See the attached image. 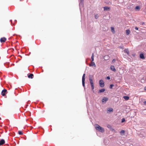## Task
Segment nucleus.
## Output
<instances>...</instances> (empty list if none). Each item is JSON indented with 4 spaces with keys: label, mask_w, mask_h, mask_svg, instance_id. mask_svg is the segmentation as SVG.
I'll return each instance as SVG.
<instances>
[{
    "label": "nucleus",
    "mask_w": 146,
    "mask_h": 146,
    "mask_svg": "<svg viewBox=\"0 0 146 146\" xmlns=\"http://www.w3.org/2000/svg\"><path fill=\"white\" fill-rule=\"evenodd\" d=\"M93 76L92 75H90L89 76V80L90 81V84L92 90L94 92V84L93 82V80L92 78H93Z\"/></svg>",
    "instance_id": "f257e3e1"
},
{
    "label": "nucleus",
    "mask_w": 146,
    "mask_h": 146,
    "mask_svg": "<svg viewBox=\"0 0 146 146\" xmlns=\"http://www.w3.org/2000/svg\"><path fill=\"white\" fill-rule=\"evenodd\" d=\"M93 76L92 75H90L89 76V80L90 81V84L92 90L94 92V84L93 82V80L92 78H93Z\"/></svg>",
    "instance_id": "f03ea898"
},
{
    "label": "nucleus",
    "mask_w": 146,
    "mask_h": 146,
    "mask_svg": "<svg viewBox=\"0 0 146 146\" xmlns=\"http://www.w3.org/2000/svg\"><path fill=\"white\" fill-rule=\"evenodd\" d=\"M95 127L96 130L99 131L102 133L104 132V128L100 127L98 124H96L95 125Z\"/></svg>",
    "instance_id": "7ed1b4c3"
},
{
    "label": "nucleus",
    "mask_w": 146,
    "mask_h": 146,
    "mask_svg": "<svg viewBox=\"0 0 146 146\" xmlns=\"http://www.w3.org/2000/svg\"><path fill=\"white\" fill-rule=\"evenodd\" d=\"M99 84L101 87H103L104 86V82L102 80H101L99 81Z\"/></svg>",
    "instance_id": "20e7f679"
},
{
    "label": "nucleus",
    "mask_w": 146,
    "mask_h": 146,
    "mask_svg": "<svg viewBox=\"0 0 146 146\" xmlns=\"http://www.w3.org/2000/svg\"><path fill=\"white\" fill-rule=\"evenodd\" d=\"M85 74H83L82 77V85L84 87L85 86Z\"/></svg>",
    "instance_id": "39448f33"
},
{
    "label": "nucleus",
    "mask_w": 146,
    "mask_h": 146,
    "mask_svg": "<svg viewBox=\"0 0 146 146\" xmlns=\"http://www.w3.org/2000/svg\"><path fill=\"white\" fill-rule=\"evenodd\" d=\"M7 39L5 37H3L1 38L0 39V42L1 43L4 42Z\"/></svg>",
    "instance_id": "423d86ee"
},
{
    "label": "nucleus",
    "mask_w": 146,
    "mask_h": 146,
    "mask_svg": "<svg viewBox=\"0 0 146 146\" xmlns=\"http://www.w3.org/2000/svg\"><path fill=\"white\" fill-rule=\"evenodd\" d=\"M7 92V90L6 89L3 90L1 92V95L3 96H5Z\"/></svg>",
    "instance_id": "0eeeda50"
},
{
    "label": "nucleus",
    "mask_w": 146,
    "mask_h": 146,
    "mask_svg": "<svg viewBox=\"0 0 146 146\" xmlns=\"http://www.w3.org/2000/svg\"><path fill=\"white\" fill-rule=\"evenodd\" d=\"M104 11H110V8L108 6L105 7H104Z\"/></svg>",
    "instance_id": "6e6552de"
},
{
    "label": "nucleus",
    "mask_w": 146,
    "mask_h": 146,
    "mask_svg": "<svg viewBox=\"0 0 146 146\" xmlns=\"http://www.w3.org/2000/svg\"><path fill=\"white\" fill-rule=\"evenodd\" d=\"M108 98L106 97H104L102 100V102H106L108 100Z\"/></svg>",
    "instance_id": "1a4fd4ad"
},
{
    "label": "nucleus",
    "mask_w": 146,
    "mask_h": 146,
    "mask_svg": "<svg viewBox=\"0 0 146 146\" xmlns=\"http://www.w3.org/2000/svg\"><path fill=\"white\" fill-rule=\"evenodd\" d=\"M110 69L111 70L115 72L116 71L115 69V68L114 66H110Z\"/></svg>",
    "instance_id": "9d476101"
},
{
    "label": "nucleus",
    "mask_w": 146,
    "mask_h": 146,
    "mask_svg": "<svg viewBox=\"0 0 146 146\" xmlns=\"http://www.w3.org/2000/svg\"><path fill=\"white\" fill-rule=\"evenodd\" d=\"M5 143V141L3 139H1L0 141V145H3Z\"/></svg>",
    "instance_id": "9b49d317"
},
{
    "label": "nucleus",
    "mask_w": 146,
    "mask_h": 146,
    "mask_svg": "<svg viewBox=\"0 0 146 146\" xmlns=\"http://www.w3.org/2000/svg\"><path fill=\"white\" fill-rule=\"evenodd\" d=\"M90 66H94L95 67L96 66L95 63L93 62H91V63L89 65Z\"/></svg>",
    "instance_id": "f8f14e48"
},
{
    "label": "nucleus",
    "mask_w": 146,
    "mask_h": 146,
    "mask_svg": "<svg viewBox=\"0 0 146 146\" xmlns=\"http://www.w3.org/2000/svg\"><path fill=\"white\" fill-rule=\"evenodd\" d=\"M34 75L33 74H30L29 75H28V77L29 78H31L33 79V78Z\"/></svg>",
    "instance_id": "ddd939ff"
},
{
    "label": "nucleus",
    "mask_w": 146,
    "mask_h": 146,
    "mask_svg": "<svg viewBox=\"0 0 146 146\" xmlns=\"http://www.w3.org/2000/svg\"><path fill=\"white\" fill-rule=\"evenodd\" d=\"M124 52L125 53H126L127 55L129 54V52L128 49H125L124 50Z\"/></svg>",
    "instance_id": "4468645a"
},
{
    "label": "nucleus",
    "mask_w": 146,
    "mask_h": 146,
    "mask_svg": "<svg viewBox=\"0 0 146 146\" xmlns=\"http://www.w3.org/2000/svg\"><path fill=\"white\" fill-rule=\"evenodd\" d=\"M113 111V108H108L107 110V111H108L110 112H112V111Z\"/></svg>",
    "instance_id": "2eb2a0df"
},
{
    "label": "nucleus",
    "mask_w": 146,
    "mask_h": 146,
    "mask_svg": "<svg viewBox=\"0 0 146 146\" xmlns=\"http://www.w3.org/2000/svg\"><path fill=\"white\" fill-rule=\"evenodd\" d=\"M109 58L110 57L108 55L105 56L104 57V58L105 60H108L109 59Z\"/></svg>",
    "instance_id": "dca6fc26"
},
{
    "label": "nucleus",
    "mask_w": 146,
    "mask_h": 146,
    "mask_svg": "<svg viewBox=\"0 0 146 146\" xmlns=\"http://www.w3.org/2000/svg\"><path fill=\"white\" fill-rule=\"evenodd\" d=\"M140 58L142 59H144L145 58V57L143 54H140Z\"/></svg>",
    "instance_id": "f3484780"
},
{
    "label": "nucleus",
    "mask_w": 146,
    "mask_h": 146,
    "mask_svg": "<svg viewBox=\"0 0 146 146\" xmlns=\"http://www.w3.org/2000/svg\"><path fill=\"white\" fill-rule=\"evenodd\" d=\"M94 53H92V56L91 57V62H93L94 60Z\"/></svg>",
    "instance_id": "a211bd4d"
},
{
    "label": "nucleus",
    "mask_w": 146,
    "mask_h": 146,
    "mask_svg": "<svg viewBox=\"0 0 146 146\" xmlns=\"http://www.w3.org/2000/svg\"><path fill=\"white\" fill-rule=\"evenodd\" d=\"M123 98L126 100H128L129 99V97L128 96H124Z\"/></svg>",
    "instance_id": "6ab92c4d"
},
{
    "label": "nucleus",
    "mask_w": 146,
    "mask_h": 146,
    "mask_svg": "<svg viewBox=\"0 0 146 146\" xmlns=\"http://www.w3.org/2000/svg\"><path fill=\"white\" fill-rule=\"evenodd\" d=\"M105 91V89H102L100 90L99 93H101L104 92Z\"/></svg>",
    "instance_id": "aec40b11"
},
{
    "label": "nucleus",
    "mask_w": 146,
    "mask_h": 146,
    "mask_svg": "<svg viewBox=\"0 0 146 146\" xmlns=\"http://www.w3.org/2000/svg\"><path fill=\"white\" fill-rule=\"evenodd\" d=\"M130 33V31L129 30H127L126 31V33L127 35H128Z\"/></svg>",
    "instance_id": "412c9836"
},
{
    "label": "nucleus",
    "mask_w": 146,
    "mask_h": 146,
    "mask_svg": "<svg viewBox=\"0 0 146 146\" xmlns=\"http://www.w3.org/2000/svg\"><path fill=\"white\" fill-rule=\"evenodd\" d=\"M111 30L113 33H115L114 28L113 27H111Z\"/></svg>",
    "instance_id": "4be33fe9"
},
{
    "label": "nucleus",
    "mask_w": 146,
    "mask_h": 146,
    "mask_svg": "<svg viewBox=\"0 0 146 146\" xmlns=\"http://www.w3.org/2000/svg\"><path fill=\"white\" fill-rule=\"evenodd\" d=\"M18 133L19 135H22L23 134V132L22 131H18Z\"/></svg>",
    "instance_id": "5701e85b"
},
{
    "label": "nucleus",
    "mask_w": 146,
    "mask_h": 146,
    "mask_svg": "<svg viewBox=\"0 0 146 146\" xmlns=\"http://www.w3.org/2000/svg\"><path fill=\"white\" fill-rule=\"evenodd\" d=\"M140 9V7L139 6H137L135 8V9L136 10H139Z\"/></svg>",
    "instance_id": "b1692460"
},
{
    "label": "nucleus",
    "mask_w": 146,
    "mask_h": 146,
    "mask_svg": "<svg viewBox=\"0 0 146 146\" xmlns=\"http://www.w3.org/2000/svg\"><path fill=\"white\" fill-rule=\"evenodd\" d=\"M125 132L124 130H121V131H120V133L121 134V133H123V134H124V133Z\"/></svg>",
    "instance_id": "393cba45"
},
{
    "label": "nucleus",
    "mask_w": 146,
    "mask_h": 146,
    "mask_svg": "<svg viewBox=\"0 0 146 146\" xmlns=\"http://www.w3.org/2000/svg\"><path fill=\"white\" fill-rule=\"evenodd\" d=\"M114 86V85L113 84H111L110 86V88L111 89L112 88L113 86Z\"/></svg>",
    "instance_id": "a878e982"
},
{
    "label": "nucleus",
    "mask_w": 146,
    "mask_h": 146,
    "mask_svg": "<svg viewBox=\"0 0 146 146\" xmlns=\"http://www.w3.org/2000/svg\"><path fill=\"white\" fill-rule=\"evenodd\" d=\"M125 121V119L123 118L122 119L121 122L123 123V122H124Z\"/></svg>",
    "instance_id": "bb28decb"
},
{
    "label": "nucleus",
    "mask_w": 146,
    "mask_h": 146,
    "mask_svg": "<svg viewBox=\"0 0 146 146\" xmlns=\"http://www.w3.org/2000/svg\"><path fill=\"white\" fill-rule=\"evenodd\" d=\"M115 60L114 59H113L112 60V62L113 63H114L115 62Z\"/></svg>",
    "instance_id": "cd10ccee"
},
{
    "label": "nucleus",
    "mask_w": 146,
    "mask_h": 146,
    "mask_svg": "<svg viewBox=\"0 0 146 146\" xmlns=\"http://www.w3.org/2000/svg\"><path fill=\"white\" fill-rule=\"evenodd\" d=\"M135 29L136 30H138V28L137 27H136L135 28Z\"/></svg>",
    "instance_id": "c85d7f7f"
},
{
    "label": "nucleus",
    "mask_w": 146,
    "mask_h": 146,
    "mask_svg": "<svg viewBox=\"0 0 146 146\" xmlns=\"http://www.w3.org/2000/svg\"><path fill=\"white\" fill-rule=\"evenodd\" d=\"M107 79H108V80H110V77H109V76H107Z\"/></svg>",
    "instance_id": "c756f323"
},
{
    "label": "nucleus",
    "mask_w": 146,
    "mask_h": 146,
    "mask_svg": "<svg viewBox=\"0 0 146 146\" xmlns=\"http://www.w3.org/2000/svg\"><path fill=\"white\" fill-rule=\"evenodd\" d=\"M143 103L144 105H146V101L144 102Z\"/></svg>",
    "instance_id": "7c9ffc66"
},
{
    "label": "nucleus",
    "mask_w": 146,
    "mask_h": 146,
    "mask_svg": "<svg viewBox=\"0 0 146 146\" xmlns=\"http://www.w3.org/2000/svg\"><path fill=\"white\" fill-rule=\"evenodd\" d=\"M144 90L145 91H146V86L144 87Z\"/></svg>",
    "instance_id": "2f4dec72"
},
{
    "label": "nucleus",
    "mask_w": 146,
    "mask_h": 146,
    "mask_svg": "<svg viewBox=\"0 0 146 146\" xmlns=\"http://www.w3.org/2000/svg\"><path fill=\"white\" fill-rule=\"evenodd\" d=\"M95 18H96V19H97V18H98L97 17V16H95Z\"/></svg>",
    "instance_id": "473e14b6"
}]
</instances>
